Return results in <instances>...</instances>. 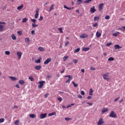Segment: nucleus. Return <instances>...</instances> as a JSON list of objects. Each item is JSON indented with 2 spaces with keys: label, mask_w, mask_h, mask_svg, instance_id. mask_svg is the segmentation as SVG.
I'll use <instances>...</instances> for the list:
<instances>
[{
  "label": "nucleus",
  "mask_w": 125,
  "mask_h": 125,
  "mask_svg": "<svg viewBox=\"0 0 125 125\" xmlns=\"http://www.w3.org/2000/svg\"><path fill=\"white\" fill-rule=\"evenodd\" d=\"M17 54L18 55V59H21V57L22 56V53H21V52H18L17 53Z\"/></svg>",
  "instance_id": "10"
},
{
  "label": "nucleus",
  "mask_w": 125,
  "mask_h": 125,
  "mask_svg": "<svg viewBox=\"0 0 125 125\" xmlns=\"http://www.w3.org/2000/svg\"><path fill=\"white\" fill-rule=\"evenodd\" d=\"M54 6H55V5L53 4L50 7V9H49L50 12H51V11H52V10L54 9Z\"/></svg>",
  "instance_id": "12"
},
{
  "label": "nucleus",
  "mask_w": 125,
  "mask_h": 125,
  "mask_svg": "<svg viewBox=\"0 0 125 125\" xmlns=\"http://www.w3.org/2000/svg\"><path fill=\"white\" fill-rule=\"evenodd\" d=\"M113 43L112 42L107 43L106 45V46H111Z\"/></svg>",
  "instance_id": "40"
},
{
  "label": "nucleus",
  "mask_w": 125,
  "mask_h": 125,
  "mask_svg": "<svg viewBox=\"0 0 125 125\" xmlns=\"http://www.w3.org/2000/svg\"><path fill=\"white\" fill-rule=\"evenodd\" d=\"M30 118H32V119H34V118H36V115L34 114H31L29 115Z\"/></svg>",
  "instance_id": "20"
},
{
  "label": "nucleus",
  "mask_w": 125,
  "mask_h": 125,
  "mask_svg": "<svg viewBox=\"0 0 125 125\" xmlns=\"http://www.w3.org/2000/svg\"><path fill=\"white\" fill-rule=\"evenodd\" d=\"M73 62H74V63H75V64H77V63H78V60L77 59H74L73 60Z\"/></svg>",
  "instance_id": "46"
},
{
  "label": "nucleus",
  "mask_w": 125,
  "mask_h": 125,
  "mask_svg": "<svg viewBox=\"0 0 125 125\" xmlns=\"http://www.w3.org/2000/svg\"><path fill=\"white\" fill-rule=\"evenodd\" d=\"M71 118H67L66 117V118H65V121H71Z\"/></svg>",
  "instance_id": "52"
},
{
  "label": "nucleus",
  "mask_w": 125,
  "mask_h": 125,
  "mask_svg": "<svg viewBox=\"0 0 125 125\" xmlns=\"http://www.w3.org/2000/svg\"><path fill=\"white\" fill-rule=\"evenodd\" d=\"M115 49H120V48H122V46H119V45H116L114 46Z\"/></svg>",
  "instance_id": "15"
},
{
  "label": "nucleus",
  "mask_w": 125,
  "mask_h": 125,
  "mask_svg": "<svg viewBox=\"0 0 125 125\" xmlns=\"http://www.w3.org/2000/svg\"><path fill=\"white\" fill-rule=\"evenodd\" d=\"M4 29V26L2 24H0V32H2Z\"/></svg>",
  "instance_id": "13"
},
{
  "label": "nucleus",
  "mask_w": 125,
  "mask_h": 125,
  "mask_svg": "<svg viewBox=\"0 0 125 125\" xmlns=\"http://www.w3.org/2000/svg\"><path fill=\"white\" fill-rule=\"evenodd\" d=\"M112 36H113V37H117L118 36V34L117 33H113L112 34Z\"/></svg>",
  "instance_id": "58"
},
{
  "label": "nucleus",
  "mask_w": 125,
  "mask_h": 125,
  "mask_svg": "<svg viewBox=\"0 0 125 125\" xmlns=\"http://www.w3.org/2000/svg\"><path fill=\"white\" fill-rule=\"evenodd\" d=\"M46 116H47V114L46 113H42L40 114V118L41 120H42V119H44L46 117Z\"/></svg>",
  "instance_id": "4"
},
{
  "label": "nucleus",
  "mask_w": 125,
  "mask_h": 125,
  "mask_svg": "<svg viewBox=\"0 0 125 125\" xmlns=\"http://www.w3.org/2000/svg\"><path fill=\"white\" fill-rule=\"evenodd\" d=\"M11 37H12V40H13L14 41H15V40H16V36H15V35H12L11 36Z\"/></svg>",
  "instance_id": "32"
},
{
  "label": "nucleus",
  "mask_w": 125,
  "mask_h": 125,
  "mask_svg": "<svg viewBox=\"0 0 125 125\" xmlns=\"http://www.w3.org/2000/svg\"><path fill=\"white\" fill-rule=\"evenodd\" d=\"M86 104H88V105H89L90 106H92L93 105V104L90 103H86Z\"/></svg>",
  "instance_id": "55"
},
{
  "label": "nucleus",
  "mask_w": 125,
  "mask_h": 125,
  "mask_svg": "<svg viewBox=\"0 0 125 125\" xmlns=\"http://www.w3.org/2000/svg\"><path fill=\"white\" fill-rule=\"evenodd\" d=\"M80 38L81 39H85L86 38H87L88 36L87 35L85 34H83L81 35H80Z\"/></svg>",
  "instance_id": "9"
},
{
  "label": "nucleus",
  "mask_w": 125,
  "mask_h": 125,
  "mask_svg": "<svg viewBox=\"0 0 125 125\" xmlns=\"http://www.w3.org/2000/svg\"><path fill=\"white\" fill-rule=\"evenodd\" d=\"M96 36L97 38H100V37H101V34L99 33L98 31L96 32Z\"/></svg>",
  "instance_id": "17"
},
{
  "label": "nucleus",
  "mask_w": 125,
  "mask_h": 125,
  "mask_svg": "<svg viewBox=\"0 0 125 125\" xmlns=\"http://www.w3.org/2000/svg\"><path fill=\"white\" fill-rule=\"evenodd\" d=\"M70 43V42H65V46H67V45H69V44Z\"/></svg>",
  "instance_id": "53"
},
{
  "label": "nucleus",
  "mask_w": 125,
  "mask_h": 125,
  "mask_svg": "<svg viewBox=\"0 0 125 125\" xmlns=\"http://www.w3.org/2000/svg\"><path fill=\"white\" fill-rule=\"evenodd\" d=\"M4 122V119L1 118L0 119V124H1V123H3Z\"/></svg>",
  "instance_id": "45"
},
{
  "label": "nucleus",
  "mask_w": 125,
  "mask_h": 125,
  "mask_svg": "<svg viewBox=\"0 0 125 125\" xmlns=\"http://www.w3.org/2000/svg\"><path fill=\"white\" fill-rule=\"evenodd\" d=\"M35 69L36 70H41L42 69V66L41 65H37L35 67Z\"/></svg>",
  "instance_id": "16"
},
{
  "label": "nucleus",
  "mask_w": 125,
  "mask_h": 125,
  "mask_svg": "<svg viewBox=\"0 0 125 125\" xmlns=\"http://www.w3.org/2000/svg\"><path fill=\"white\" fill-rule=\"evenodd\" d=\"M90 70H92L93 71H94V70H95V68H94V67H91Z\"/></svg>",
  "instance_id": "64"
},
{
  "label": "nucleus",
  "mask_w": 125,
  "mask_h": 125,
  "mask_svg": "<svg viewBox=\"0 0 125 125\" xmlns=\"http://www.w3.org/2000/svg\"><path fill=\"white\" fill-rule=\"evenodd\" d=\"M80 50H81V48H77L75 51H74V53H77V52H79V51H80Z\"/></svg>",
  "instance_id": "29"
},
{
  "label": "nucleus",
  "mask_w": 125,
  "mask_h": 125,
  "mask_svg": "<svg viewBox=\"0 0 125 125\" xmlns=\"http://www.w3.org/2000/svg\"><path fill=\"white\" fill-rule=\"evenodd\" d=\"M64 8H66V9H68V10H71V9H73V8L68 7L65 5H63Z\"/></svg>",
  "instance_id": "18"
},
{
  "label": "nucleus",
  "mask_w": 125,
  "mask_h": 125,
  "mask_svg": "<svg viewBox=\"0 0 125 125\" xmlns=\"http://www.w3.org/2000/svg\"><path fill=\"white\" fill-rule=\"evenodd\" d=\"M108 75H109V73L108 72H107L106 74H103V78L104 80H106L107 81V82H109L110 81V79Z\"/></svg>",
  "instance_id": "1"
},
{
  "label": "nucleus",
  "mask_w": 125,
  "mask_h": 125,
  "mask_svg": "<svg viewBox=\"0 0 125 125\" xmlns=\"http://www.w3.org/2000/svg\"><path fill=\"white\" fill-rule=\"evenodd\" d=\"M90 48L89 47H84L83 48V50L84 51H87L88 50H89Z\"/></svg>",
  "instance_id": "27"
},
{
  "label": "nucleus",
  "mask_w": 125,
  "mask_h": 125,
  "mask_svg": "<svg viewBox=\"0 0 125 125\" xmlns=\"http://www.w3.org/2000/svg\"><path fill=\"white\" fill-rule=\"evenodd\" d=\"M18 35L21 36V35H22V31H18Z\"/></svg>",
  "instance_id": "51"
},
{
  "label": "nucleus",
  "mask_w": 125,
  "mask_h": 125,
  "mask_svg": "<svg viewBox=\"0 0 125 125\" xmlns=\"http://www.w3.org/2000/svg\"><path fill=\"white\" fill-rule=\"evenodd\" d=\"M23 5H21L20 6H19L18 7H17V10H20L21 9H22V8H23Z\"/></svg>",
  "instance_id": "25"
},
{
  "label": "nucleus",
  "mask_w": 125,
  "mask_h": 125,
  "mask_svg": "<svg viewBox=\"0 0 125 125\" xmlns=\"http://www.w3.org/2000/svg\"><path fill=\"white\" fill-rule=\"evenodd\" d=\"M19 83H20V84H21V85H24V84L25 83V82L21 80L19 81Z\"/></svg>",
  "instance_id": "14"
},
{
  "label": "nucleus",
  "mask_w": 125,
  "mask_h": 125,
  "mask_svg": "<svg viewBox=\"0 0 125 125\" xmlns=\"http://www.w3.org/2000/svg\"><path fill=\"white\" fill-rule=\"evenodd\" d=\"M39 11H40V9L38 8L36 9V13L35 15V18L37 19L39 17Z\"/></svg>",
  "instance_id": "7"
},
{
  "label": "nucleus",
  "mask_w": 125,
  "mask_h": 125,
  "mask_svg": "<svg viewBox=\"0 0 125 125\" xmlns=\"http://www.w3.org/2000/svg\"><path fill=\"white\" fill-rule=\"evenodd\" d=\"M35 63H41V59H39L35 61Z\"/></svg>",
  "instance_id": "44"
},
{
  "label": "nucleus",
  "mask_w": 125,
  "mask_h": 125,
  "mask_svg": "<svg viewBox=\"0 0 125 125\" xmlns=\"http://www.w3.org/2000/svg\"><path fill=\"white\" fill-rule=\"evenodd\" d=\"M65 78H69L68 79L69 80H73V76L71 75H67V76H65Z\"/></svg>",
  "instance_id": "19"
},
{
  "label": "nucleus",
  "mask_w": 125,
  "mask_h": 125,
  "mask_svg": "<svg viewBox=\"0 0 125 125\" xmlns=\"http://www.w3.org/2000/svg\"><path fill=\"white\" fill-rule=\"evenodd\" d=\"M58 30H59V31H60V32L61 33H63V30H62V27H61V28H58Z\"/></svg>",
  "instance_id": "50"
},
{
  "label": "nucleus",
  "mask_w": 125,
  "mask_h": 125,
  "mask_svg": "<svg viewBox=\"0 0 125 125\" xmlns=\"http://www.w3.org/2000/svg\"><path fill=\"white\" fill-rule=\"evenodd\" d=\"M78 98H83V96L81 95H78Z\"/></svg>",
  "instance_id": "63"
},
{
  "label": "nucleus",
  "mask_w": 125,
  "mask_h": 125,
  "mask_svg": "<svg viewBox=\"0 0 125 125\" xmlns=\"http://www.w3.org/2000/svg\"><path fill=\"white\" fill-rule=\"evenodd\" d=\"M9 78L10 79L12 80V81H16V80H17V79H16V77H11V76H9Z\"/></svg>",
  "instance_id": "22"
},
{
  "label": "nucleus",
  "mask_w": 125,
  "mask_h": 125,
  "mask_svg": "<svg viewBox=\"0 0 125 125\" xmlns=\"http://www.w3.org/2000/svg\"><path fill=\"white\" fill-rule=\"evenodd\" d=\"M27 21H28V20L27 19V18H25L24 19H22V22L26 23V22H27Z\"/></svg>",
  "instance_id": "28"
},
{
  "label": "nucleus",
  "mask_w": 125,
  "mask_h": 125,
  "mask_svg": "<svg viewBox=\"0 0 125 125\" xmlns=\"http://www.w3.org/2000/svg\"><path fill=\"white\" fill-rule=\"evenodd\" d=\"M104 19H106V20H109V19H110V16L107 15L104 17Z\"/></svg>",
  "instance_id": "41"
},
{
  "label": "nucleus",
  "mask_w": 125,
  "mask_h": 125,
  "mask_svg": "<svg viewBox=\"0 0 125 125\" xmlns=\"http://www.w3.org/2000/svg\"><path fill=\"white\" fill-rule=\"evenodd\" d=\"M108 61H114V60H115V59H114V58L110 57V58H108Z\"/></svg>",
  "instance_id": "36"
},
{
  "label": "nucleus",
  "mask_w": 125,
  "mask_h": 125,
  "mask_svg": "<svg viewBox=\"0 0 125 125\" xmlns=\"http://www.w3.org/2000/svg\"><path fill=\"white\" fill-rule=\"evenodd\" d=\"M54 115H56V113L54 112H52L51 113H49L48 114V116L49 117H51V116H54Z\"/></svg>",
  "instance_id": "24"
},
{
  "label": "nucleus",
  "mask_w": 125,
  "mask_h": 125,
  "mask_svg": "<svg viewBox=\"0 0 125 125\" xmlns=\"http://www.w3.org/2000/svg\"><path fill=\"white\" fill-rule=\"evenodd\" d=\"M31 34L32 35H35V30H32Z\"/></svg>",
  "instance_id": "62"
},
{
  "label": "nucleus",
  "mask_w": 125,
  "mask_h": 125,
  "mask_svg": "<svg viewBox=\"0 0 125 125\" xmlns=\"http://www.w3.org/2000/svg\"><path fill=\"white\" fill-rule=\"evenodd\" d=\"M38 25L37 24H36L35 23H33L32 24V28H36V27H38Z\"/></svg>",
  "instance_id": "37"
},
{
  "label": "nucleus",
  "mask_w": 125,
  "mask_h": 125,
  "mask_svg": "<svg viewBox=\"0 0 125 125\" xmlns=\"http://www.w3.org/2000/svg\"><path fill=\"white\" fill-rule=\"evenodd\" d=\"M68 56H65L63 57V61H65L67 58H68Z\"/></svg>",
  "instance_id": "47"
},
{
  "label": "nucleus",
  "mask_w": 125,
  "mask_h": 125,
  "mask_svg": "<svg viewBox=\"0 0 125 125\" xmlns=\"http://www.w3.org/2000/svg\"><path fill=\"white\" fill-rule=\"evenodd\" d=\"M38 88H42L43 86V84L45 83V81H41L39 82Z\"/></svg>",
  "instance_id": "2"
},
{
  "label": "nucleus",
  "mask_w": 125,
  "mask_h": 125,
  "mask_svg": "<svg viewBox=\"0 0 125 125\" xmlns=\"http://www.w3.org/2000/svg\"><path fill=\"white\" fill-rule=\"evenodd\" d=\"M38 50H39L40 51H44V49L43 48V47L40 46L38 48Z\"/></svg>",
  "instance_id": "21"
},
{
  "label": "nucleus",
  "mask_w": 125,
  "mask_h": 125,
  "mask_svg": "<svg viewBox=\"0 0 125 125\" xmlns=\"http://www.w3.org/2000/svg\"><path fill=\"white\" fill-rule=\"evenodd\" d=\"M104 6V4L103 3H101L99 4V10H100V11H101V10H102L103 9V6Z\"/></svg>",
  "instance_id": "8"
},
{
  "label": "nucleus",
  "mask_w": 125,
  "mask_h": 125,
  "mask_svg": "<svg viewBox=\"0 0 125 125\" xmlns=\"http://www.w3.org/2000/svg\"><path fill=\"white\" fill-rule=\"evenodd\" d=\"M31 22H33V23H36V21H37V20L36 19H31Z\"/></svg>",
  "instance_id": "48"
},
{
  "label": "nucleus",
  "mask_w": 125,
  "mask_h": 125,
  "mask_svg": "<svg viewBox=\"0 0 125 125\" xmlns=\"http://www.w3.org/2000/svg\"><path fill=\"white\" fill-rule=\"evenodd\" d=\"M58 100H59V101H60V102H61V101H62V98L61 97L58 98Z\"/></svg>",
  "instance_id": "56"
},
{
  "label": "nucleus",
  "mask_w": 125,
  "mask_h": 125,
  "mask_svg": "<svg viewBox=\"0 0 125 125\" xmlns=\"http://www.w3.org/2000/svg\"><path fill=\"white\" fill-rule=\"evenodd\" d=\"M29 80H30L31 82H34V78L30 77L28 78Z\"/></svg>",
  "instance_id": "43"
},
{
  "label": "nucleus",
  "mask_w": 125,
  "mask_h": 125,
  "mask_svg": "<svg viewBox=\"0 0 125 125\" xmlns=\"http://www.w3.org/2000/svg\"><path fill=\"white\" fill-rule=\"evenodd\" d=\"M119 30H121L123 32L125 31V26H122L121 28H119Z\"/></svg>",
  "instance_id": "35"
},
{
  "label": "nucleus",
  "mask_w": 125,
  "mask_h": 125,
  "mask_svg": "<svg viewBox=\"0 0 125 125\" xmlns=\"http://www.w3.org/2000/svg\"><path fill=\"white\" fill-rule=\"evenodd\" d=\"M98 26V23L95 22L93 24V27H97Z\"/></svg>",
  "instance_id": "39"
},
{
  "label": "nucleus",
  "mask_w": 125,
  "mask_h": 125,
  "mask_svg": "<svg viewBox=\"0 0 125 125\" xmlns=\"http://www.w3.org/2000/svg\"><path fill=\"white\" fill-rule=\"evenodd\" d=\"M104 124V121H103V118H100L99 122H98V125H101Z\"/></svg>",
  "instance_id": "5"
},
{
  "label": "nucleus",
  "mask_w": 125,
  "mask_h": 125,
  "mask_svg": "<svg viewBox=\"0 0 125 125\" xmlns=\"http://www.w3.org/2000/svg\"><path fill=\"white\" fill-rule=\"evenodd\" d=\"M83 0H77V4H81L83 2Z\"/></svg>",
  "instance_id": "34"
},
{
  "label": "nucleus",
  "mask_w": 125,
  "mask_h": 125,
  "mask_svg": "<svg viewBox=\"0 0 125 125\" xmlns=\"http://www.w3.org/2000/svg\"><path fill=\"white\" fill-rule=\"evenodd\" d=\"M70 82H71V79H68L67 81L65 82L66 83H70Z\"/></svg>",
  "instance_id": "49"
},
{
  "label": "nucleus",
  "mask_w": 125,
  "mask_h": 125,
  "mask_svg": "<svg viewBox=\"0 0 125 125\" xmlns=\"http://www.w3.org/2000/svg\"><path fill=\"white\" fill-rule=\"evenodd\" d=\"M94 20L95 21H98V20H99V17H95L94 18Z\"/></svg>",
  "instance_id": "33"
},
{
  "label": "nucleus",
  "mask_w": 125,
  "mask_h": 125,
  "mask_svg": "<svg viewBox=\"0 0 125 125\" xmlns=\"http://www.w3.org/2000/svg\"><path fill=\"white\" fill-rule=\"evenodd\" d=\"M48 95H49V93H47L44 95V97L45 98H47V97L48 96Z\"/></svg>",
  "instance_id": "57"
},
{
  "label": "nucleus",
  "mask_w": 125,
  "mask_h": 125,
  "mask_svg": "<svg viewBox=\"0 0 125 125\" xmlns=\"http://www.w3.org/2000/svg\"><path fill=\"white\" fill-rule=\"evenodd\" d=\"M43 19V17L42 16H40V18H39V21H41V20H42Z\"/></svg>",
  "instance_id": "54"
},
{
  "label": "nucleus",
  "mask_w": 125,
  "mask_h": 125,
  "mask_svg": "<svg viewBox=\"0 0 125 125\" xmlns=\"http://www.w3.org/2000/svg\"><path fill=\"white\" fill-rule=\"evenodd\" d=\"M93 0H86L84 3H89V2H91V1H92Z\"/></svg>",
  "instance_id": "30"
},
{
  "label": "nucleus",
  "mask_w": 125,
  "mask_h": 125,
  "mask_svg": "<svg viewBox=\"0 0 125 125\" xmlns=\"http://www.w3.org/2000/svg\"><path fill=\"white\" fill-rule=\"evenodd\" d=\"M25 41L26 43H29V42H30V39L29 38H26Z\"/></svg>",
  "instance_id": "23"
},
{
  "label": "nucleus",
  "mask_w": 125,
  "mask_h": 125,
  "mask_svg": "<svg viewBox=\"0 0 125 125\" xmlns=\"http://www.w3.org/2000/svg\"><path fill=\"white\" fill-rule=\"evenodd\" d=\"M90 11L92 13H94L96 11V10H95V7L94 6L91 8Z\"/></svg>",
  "instance_id": "11"
},
{
  "label": "nucleus",
  "mask_w": 125,
  "mask_h": 125,
  "mask_svg": "<svg viewBox=\"0 0 125 125\" xmlns=\"http://www.w3.org/2000/svg\"><path fill=\"white\" fill-rule=\"evenodd\" d=\"M81 94H82V95H84V91H81Z\"/></svg>",
  "instance_id": "59"
},
{
  "label": "nucleus",
  "mask_w": 125,
  "mask_h": 125,
  "mask_svg": "<svg viewBox=\"0 0 125 125\" xmlns=\"http://www.w3.org/2000/svg\"><path fill=\"white\" fill-rule=\"evenodd\" d=\"M93 90H92V88L90 89L89 95H93Z\"/></svg>",
  "instance_id": "26"
},
{
  "label": "nucleus",
  "mask_w": 125,
  "mask_h": 125,
  "mask_svg": "<svg viewBox=\"0 0 125 125\" xmlns=\"http://www.w3.org/2000/svg\"><path fill=\"white\" fill-rule=\"evenodd\" d=\"M108 111L107 109H104L103 110H102V113L104 114V113H106Z\"/></svg>",
  "instance_id": "42"
},
{
  "label": "nucleus",
  "mask_w": 125,
  "mask_h": 125,
  "mask_svg": "<svg viewBox=\"0 0 125 125\" xmlns=\"http://www.w3.org/2000/svg\"><path fill=\"white\" fill-rule=\"evenodd\" d=\"M120 98V97H118V98H116L114 100V102H117L118 101V100H119V99Z\"/></svg>",
  "instance_id": "61"
},
{
  "label": "nucleus",
  "mask_w": 125,
  "mask_h": 125,
  "mask_svg": "<svg viewBox=\"0 0 125 125\" xmlns=\"http://www.w3.org/2000/svg\"><path fill=\"white\" fill-rule=\"evenodd\" d=\"M5 53L6 55H9V54H10V52L9 51H6Z\"/></svg>",
  "instance_id": "38"
},
{
  "label": "nucleus",
  "mask_w": 125,
  "mask_h": 125,
  "mask_svg": "<svg viewBox=\"0 0 125 125\" xmlns=\"http://www.w3.org/2000/svg\"><path fill=\"white\" fill-rule=\"evenodd\" d=\"M109 117L110 118H116V117H117V114L115 113V112L112 111H111Z\"/></svg>",
  "instance_id": "3"
},
{
  "label": "nucleus",
  "mask_w": 125,
  "mask_h": 125,
  "mask_svg": "<svg viewBox=\"0 0 125 125\" xmlns=\"http://www.w3.org/2000/svg\"><path fill=\"white\" fill-rule=\"evenodd\" d=\"M72 83H73L74 87H77V86H78V84L75 83V82H72Z\"/></svg>",
  "instance_id": "31"
},
{
  "label": "nucleus",
  "mask_w": 125,
  "mask_h": 125,
  "mask_svg": "<svg viewBox=\"0 0 125 125\" xmlns=\"http://www.w3.org/2000/svg\"><path fill=\"white\" fill-rule=\"evenodd\" d=\"M51 62V58H48L45 62H44L43 64L44 65H46V64H48L49 62Z\"/></svg>",
  "instance_id": "6"
},
{
  "label": "nucleus",
  "mask_w": 125,
  "mask_h": 125,
  "mask_svg": "<svg viewBox=\"0 0 125 125\" xmlns=\"http://www.w3.org/2000/svg\"><path fill=\"white\" fill-rule=\"evenodd\" d=\"M18 123H19V120H17L15 122V125H18Z\"/></svg>",
  "instance_id": "60"
}]
</instances>
